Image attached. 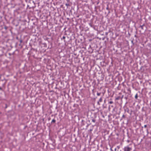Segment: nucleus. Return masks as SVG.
<instances>
[{
	"label": "nucleus",
	"instance_id": "412c9836",
	"mask_svg": "<svg viewBox=\"0 0 151 151\" xmlns=\"http://www.w3.org/2000/svg\"><path fill=\"white\" fill-rule=\"evenodd\" d=\"M20 41V42H22V40H21Z\"/></svg>",
	"mask_w": 151,
	"mask_h": 151
},
{
	"label": "nucleus",
	"instance_id": "0eeeda50",
	"mask_svg": "<svg viewBox=\"0 0 151 151\" xmlns=\"http://www.w3.org/2000/svg\"><path fill=\"white\" fill-rule=\"evenodd\" d=\"M101 94V93H97V95L98 96H99L100 94Z\"/></svg>",
	"mask_w": 151,
	"mask_h": 151
},
{
	"label": "nucleus",
	"instance_id": "4be33fe9",
	"mask_svg": "<svg viewBox=\"0 0 151 151\" xmlns=\"http://www.w3.org/2000/svg\"><path fill=\"white\" fill-rule=\"evenodd\" d=\"M131 42H132V43H133V41L132 40Z\"/></svg>",
	"mask_w": 151,
	"mask_h": 151
},
{
	"label": "nucleus",
	"instance_id": "39448f33",
	"mask_svg": "<svg viewBox=\"0 0 151 151\" xmlns=\"http://www.w3.org/2000/svg\"><path fill=\"white\" fill-rule=\"evenodd\" d=\"M102 100L103 99L102 98H101L99 100V101H100V102H101L102 101Z\"/></svg>",
	"mask_w": 151,
	"mask_h": 151
},
{
	"label": "nucleus",
	"instance_id": "f257e3e1",
	"mask_svg": "<svg viewBox=\"0 0 151 151\" xmlns=\"http://www.w3.org/2000/svg\"><path fill=\"white\" fill-rule=\"evenodd\" d=\"M124 151H131L132 148L129 146H126L124 147Z\"/></svg>",
	"mask_w": 151,
	"mask_h": 151
},
{
	"label": "nucleus",
	"instance_id": "f03ea898",
	"mask_svg": "<svg viewBox=\"0 0 151 151\" xmlns=\"http://www.w3.org/2000/svg\"><path fill=\"white\" fill-rule=\"evenodd\" d=\"M55 122H56V120L54 119H53L52 120L51 123V124L53 123H55Z\"/></svg>",
	"mask_w": 151,
	"mask_h": 151
},
{
	"label": "nucleus",
	"instance_id": "5701e85b",
	"mask_svg": "<svg viewBox=\"0 0 151 151\" xmlns=\"http://www.w3.org/2000/svg\"><path fill=\"white\" fill-rule=\"evenodd\" d=\"M5 29H7L6 27H5Z\"/></svg>",
	"mask_w": 151,
	"mask_h": 151
},
{
	"label": "nucleus",
	"instance_id": "6e6552de",
	"mask_svg": "<svg viewBox=\"0 0 151 151\" xmlns=\"http://www.w3.org/2000/svg\"><path fill=\"white\" fill-rule=\"evenodd\" d=\"M106 9L107 10H109V5H108V4L107 5V7L106 8Z\"/></svg>",
	"mask_w": 151,
	"mask_h": 151
},
{
	"label": "nucleus",
	"instance_id": "f8f14e48",
	"mask_svg": "<svg viewBox=\"0 0 151 151\" xmlns=\"http://www.w3.org/2000/svg\"><path fill=\"white\" fill-rule=\"evenodd\" d=\"M123 97H124V95H123L121 97H120L121 99H122L123 98Z\"/></svg>",
	"mask_w": 151,
	"mask_h": 151
},
{
	"label": "nucleus",
	"instance_id": "2eb2a0df",
	"mask_svg": "<svg viewBox=\"0 0 151 151\" xmlns=\"http://www.w3.org/2000/svg\"><path fill=\"white\" fill-rule=\"evenodd\" d=\"M108 32H106L105 33V35H108Z\"/></svg>",
	"mask_w": 151,
	"mask_h": 151
},
{
	"label": "nucleus",
	"instance_id": "dca6fc26",
	"mask_svg": "<svg viewBox=\"0 0 151 151\" xmlns=\"http://www.w3.org/2000/svg\"><path fill=\"white\" fill-rule=\"evenodd\" d=\"M124 117H125V116H124V115H123V116H122V118H124Z\"/></svg>",
	"mask_w": 151,
	"mask_h": 151
},
{
	"label": "nucleus",
	"instance_id": "7ed1b4c3",
	"mask_svg": "<svg viewBox=\"0 0 151 151\" xmlns=\"http://www.w3.org/2000/svg\"><path fill=\"white\" fill-rule=\"evenodd\" d=\"M120 98V96H118L116 97L115 99L116 100H118Z\"/></svg>",
	"mask_w": 151,
	"mask_h": 151
},
{
	"label": "nucleus",
	"instance_id": "aec40b11",
	"mask_svg": "<svg viewBox=\"0 0 151 151\" xmlns=\"http://www.w3.org/2000/svg\"><path fill=\"white\" fill-rule=\"evenodd\" d=\"M146 127H147V125H144V127H145L146 128Z\"/></svg>",
	"mask_w": 151,
	"mask_h": 151
},
{
	"label": "nucleus",
	"instance_id": "b1692460",
	"mask_svg": "<svg viewBox=\"0 0 151 151\" xmlns=\"http://www.w3.org/2000/svg\"><path fill=\"white\" fill-rule=\"evenodd\" d=\"M110 149H111V150H112L111 148Z\"/></svg>",
	"mask_w": 151,
	"mask_h": 151
},
{
	"label": "nucleus",
	"instance_id": "9d476101",
	"mask_svg": "<svg viewBox=\"0 0 151 151\" xmlns=\"http://www.w3.org/2000/svg\"><path fill=\"white\" fill-rule=\"evenodd\" d=\"M96 121V120L95 119H92V122H95Z\"/></svg>",
	"mask_w": 151,
	"mask_h": 151
},
{
	"label": "nucleus",
	"instance_id": "1a4fd4ad",
	"mask_svg": "<svg viewBox=\"0 0 151 151\" xmlns=\"http://www.w3.org/2000/svg\"><path fill=\"white\" fill-rule=\"evenodd\" d=\"M65 5L66 6H67L68 7V6H70V5H69V4H68V3H66V4H65Z\"/></svg>",
	"mask_w": 151,
	"mask_h": 151
},
{
	"label": "nucleus",
	"instance_id": "4468645a",
	"mask_svg": "<svg viewBox=\"0 0 151 151\" xmlns=\"http://www.w3.org/2000/svg\"><path fill=\"white\" fill-rule=\"evenodd\" d=\"M99 102H100V101H99L97 102V104H98L99 105H100V103H99Z\"/></svg>",
	"mask_w": 151,
	"mask_h": 151
},
{
	"label": "nucleus",
	"instance_id": "bb28decb",
	"mask_svg": "<svg viewBox=\"0 0 151 151\" xmlns=\"http://www.w3.org/2000/svg\"><path fill=\"white\" fill-rule=\"evenodd\" d=\"M1 100V98H0V100Z\"/></svg>",
	"mask_w": 151,
	"mask_h": 151
},
{
	"label": "nucleus",
	"instance_id": "9b49d317",
	"mask_svg": "<svg viewBox=\"0 0 151 151\" xmlns=\"http://www.w3.org/2000/svg\"><path fill=\"white\" fill-rule=\"evenodd\" d=\"M135 98L136 99H137V98L138 97V96H137V94H136V95L135 96Z\"/></svg>",
	"mask_w": 151,
	"mask_h": 151
},
{
	"label": "nucleus",
	"instance_id": "20e7f679",
	"mask_svg": "<svg viewBox=\"0 0 151 151\" xmlns=\"http://www.w3.org/2000/svg\"><path fill=\"white\" fill-rule=\"evenodd\" d=\"M65 36H63L62 38H61V39L62 40L63 39L64 40V42H65L66 41L65 40Z\"/></svg>",
	"mask_w": 151,
	"mask_h": 151
},
{
	"label": "nucleus",
	"instance_id": "f3484780",
	"mask_svg": "<svg viewBox=\"0 0 151 151\" xmlns=\"http://www.w3.org/2000/svg\"><path fill=\"white\" fill-rule=\"evenodd\" d=\"M0 90H1V91H3V90H2V88L1 87H0Z\"/></svg>",
	"mask_w": 151,
	"mask_h": 151
},
{
	"label": "nucleus",
	"instance_id": "a211bd4d",
	"mask_svg": "<svg viewBox=\"0 0 151 151\" xmlns=\"http://www.w3.org/2000/svg\"><path fill=\"white\" fill-rule=\"evenodd\" d=\"M5 105H6V106H5V108H7V104H6Z\"/></svg>",
	"mask_w": 151,
	"mask_h": 151
},
{
	"label": "nucleus",
	"instance_id": "a878e982",
	"mask_svg": "<svg viewBox=\"0 0 151 151\" xmlns=\"http://www.w3.org/2000/svg\"><path fill=\"white\" fill-rule=\"evenodd\" d=\"M140 82L141 83H142V82H141V81H140Z\"/></svg>",
	"mask_w": 151,
	"mask_h": 151
},
{
	"label": "nucleus",
	"instance_id": "393cba45",
	"mask_svg": "<svg viewBox=\"0 0 151 151\" xmlns=\"http://www.w3.org/2000/svg\"><path fill=\"white\" fill-rule=\"evenodd\" d=\"M116 150V149L115 148V150Z\"/></svg>",
	"mask_w": 151,
	"mask_h": 151
},
{
	"label": "nucleus",
	"instance_id": "ddd939ff",
	"mask_svg": "<svg viewBox=\"0 0 151 151\" xmlns=\"http://www.w3.org/2000/svg\"><path fill=\"white\" fill-rule=\"evenodd\" d=\"M137 107L139 109H140V106H139L138 105H137Z\"/></svg>",
	"mask_w": 151,
	"mask_h": 151
},
{
	"label": "nucleus",
	"instance_id": "423d86ee",
	"mask_svg": "<svg viewBox=\"0 0 151 151\" xmlns=\"http://www.w3.org/2000/svg\"><path fill=\"white\" fill-rule=\"evenodd\" d=\"M113 103V102L112 101H110L109 102V104H112Z\"/></svg>",
	"mask_w": 151,
	"mask_h": 151
},
{
	"label": "nucleus",
	"instance_id": "6ab92c4d",
	"mask_svg": "<svg viewBox=\"0 0 151 151\" xmlns=\"http://www.w3.org/2000/svg\"><path fill=\"white\" fill-rule=\"evenodd\" d=\"M117 147L118 149H119L120 148V147L119 146H117Z\"/></svg>",
	"mask_w": 151,
	"mask_h": 151
}]
</instances>
